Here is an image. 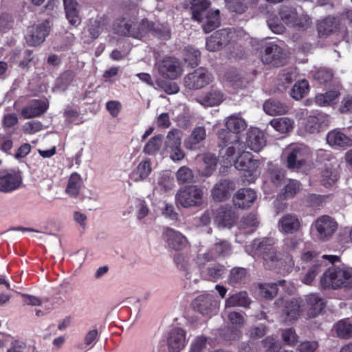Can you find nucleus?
<instances>
[{
  "label": "nucleus",
  "mask_w": 352,
  "mask_h": 352,
  "mask_svg": "<svg viewBox=\"0 0 352 352\" xmlns=\"http://www.w3.org/2000/svg\"><path fill=\"white\" fill-rule=\"evenodd\" d=\"M154 23L147 19H143L141 23L133 28L131 36L136 38H141L148 34H153Z\"/></svg>",
  "instance_id": "nucleus-39"
},
{
  "label": "nucleus",
  "mask_w": 352,
  "mask_h": 352,
  "mask_svg": "<svg viewBox=\"0 0 352 352\" xmlns=\"http://www.w3.org/2000/svg\"><path fill=\"white\" fill-rule=\"evenodd\" d=\"M278 226L281 232L293 234L300 230L301 223L296 215L287 214L279 219Z\"/></svg>",
  "instance_id": "nucleus-21"
},
{
  "label": "nucleus",
  "mask_w": 352,
  "mask_h": 352,
  "mask_svg": "<svg viewBox=\"0 0 352 352\" xmlns=\"http://www.w3.org/2000/svg\"><path fill=\"white\" fill-rule=\"evenodd\" d=\"M247 135V145L254 152H259L266 145L265 134L258 129H250Z\"/></svg>",
  "instance_id": "nucleus-20"
},
{
  "label": "nucleus",
  "mask_w": 352,
  "mask_h": 352,
  "mask_svg": "<svg viewBox=\"0 0 352 352\" xmlns=\"http://www.w3.org/2000/svg\"><path fill=\"white\" fill-rule=\"evenodd\" d=\"M287 159V166L289 169L299 170L306 162L310 155L309 148L299 144H292L284 152Z\"/></svg>",
  "instance_id": "nucleus-5"
},
{
  "label": "nucleus",
  "mask_w": 352,
  "mask_h": 352,
  "mask_svg": "<svg viewBox=\"0 0 352 352\" xmlns=\"http://www.w3.org/2000/svg\"><path fill=\"white\" fill-rule=\"evenodd\" d=\"M66 17L73 25H78L80 22L78 3L76 0H63Z\"/></svg>",
  "instance_id": "nucleus-33"
},
{
  "label": "nucleus",
  "mask_w": 352,
  "mask_h": 352,
  "mask_svg": "<svg viewBox=\"0 0 352 352\" xmlns=\"http://www.w3.org/2000/svg\"><path fill=\"white\" fill-rule=\"evenodd\" d=\"M274 244L272 238L256 239L246 248V251L253 257H261L267 268H280L283 266L282 258H278Z\"/></svg>",
  "instance_id": "nucleus-1"
},
{
  "label": "nucleus",
  "mask_w": 352,
  "mask_h": 352,
  "mask_svg": "<svg viewBox=\"0 0 352 352\" xmlns=\"http://www.w3.org/2000/svg\"><path fill=\"white\" fill-rule=\"evenodd\" d=\"M212 248L217 258L228 255L231 252V245L227 241L219 240L212 245Z\"/></svg>",
  "instance_id": "nucleus-57"
},
{
  "label": "nucleus",
  "mask_w": 352,
  "mask_h": 352,
  "mask_svg": "<svg viewBox=\"0 0 352 352\" xmlns=\"http://www.w3.org/2000/svg\"><path fill=\"white\" fill-rule=\"evenodd\" d=\"M352 283V269L344 265H332L320 278L323 289H338L346 287Z\"/></svg>",
  "instance_id": "nucleus-2"
},
{
  "label": "nucleus",
  "mask_w": 352,
  "mask_h": 352,
  "mask_svg": "<svg viewBox=\"0 0 352 352\" xmlns=\"http://www.w3.org/2000/svg\"><path fill=\"white\" fill-rule=\"evenodd\" d=\"M109 25V19L107 16H97L91 20L88 25V32L92 38H96L100 34L107 30Z\"/></svg>",
  "instance_id": "nucleus-29"
},
{
  "label": "nucleus",
  "mask_w": 352,
  "mask_h": 352,
  "mask_svg": "<svg viewBox=\"0 0 352 352\" xmlns=\"http://www.w3.org/2000/svg\"><path fill=\"white\" fill-rule=\"evenodd\" d=\"M186 333L182 328L173 329L168 333L167 343L169 352H179L186 344Z\"/></svg>",
  "instance_id": "nucleus-16"
},
{
  "label": "nucleus",
  "mask_w": 352,
  "mask_h": 352,
  "mask_svg": "<svg viewBox=\"0 0 352 352\" xmlns=\"http://www.w3.org/2000/svg\"><path fill=\"white\" fill-rule=\"evenodd\" d=\"M226 3L228 8L236 13L241 14L245 11L246 6L244 3L245 0H224Z\"/></svg>",
  "instance_id": "nucleus-64"
},
{
  "label": "nucleus",
  "mask_w": 352,
  "mask_h": 352,
  "mask_svg": "<svg viewBox=\"0 0 352 352\" xmlns=\"http://www.w3.org/2000/svg\"><path fill=\"white\" fill-rule=\"evenodd\" d=\"M339 175L336 169L327 167L322 171L320 183L324 187L333 186L338 180Z\"/></svg>",
  "instance_id": "nucleus-41"
},
{
  "label": "nucleus",
  "mask_w": 352,
  "mask_h": 352,
  "mask_svg": "<svg viewBox=\"0 0 352 352\" xmlns=\"http://www.w3.org/2000/svg\"><path fill=\"white\" fill-rule=\"evenodd\" d=\"M210 5V1L207 0H192L191 2L192 18L196 21H201L208 14L207 10Z\"/></svg>",
  "instance_id": "nucleus-35"
},
{
  "label": "nucleus",
  "mask_w": 352,
  "mask_h": 352,
  "mask_svg": "<svg viewBox=\"0 0 352 352\" xmlns=\"http://www.w3.org/2000/svg\"><path fill=\"white\" fill-rule=\"evenodd\" d=\"M157 85L168 94H174L179 91V89L176 82L164 80H157Z\"/></svg>",
  "instance_id": "nucleus-61"
},
{
  "label": "nucleus",
  "mask_w": 352,
  "mask_h": 352,
  "mask_svg": "<svg viewBox=\"0 0 352 352\" xmlns=\"http://www.w3.org/2000/svg\"><path fill=\"white\" fill-rule=\"evenodd\" d=\"M218 138L219 140V146L223 147V146H228L230 144H239V136L238 134L232 133L228 131V129H223L218 132Z\"/></svg>",
  "instance_id": "nucleus-46"
},
{
  "label": "nucleus",
  "mask_w": 352,
  "mask_h": 352,
  "mask_svg": "<svg viewBox=\"0 0 352 352\" xmlns=\"http://www.w3.org/2000/svg\"><path fill=\"white\" fill-rule=\"evenodd\" d=\"M162 238L168 248L175 251H180L186 248L188 241L180 232L170 228L164 229Z\"/></svg>",
  "instance_id": "nucleus-12"
},
{
  "label": "nucleus",
  "mask_w": 352,
  "mask_h": 352,
  "mask_svg": "<svg viewBox=\"0 0 352 352\" xmlns=\"http://www.w3.org/2000/svg\"><path fill=\"white\" fill-rule=\"evenodd\" d=\"M160 74L165 78L176 79L182 75L181 64L177 58L166 57L158 64Z\"/></svg>",
  "instance_id": "nucleus-15"
},
{
  "label": "nucleus",
  "mask_w": 352,
  "mask_h": 352,
  "mask_svg": "<svg viewBox=\"0 0 352 352\" xmlns=\"http://www.w3.org/2000/svg\"><path fill=\"white\" fill-rule=\"evenodd\" d=\"M205 16H206V21L204 24L203 28L206 33L212 32L219 25V11L218 10L212 12L211 16L207 14Z\"/></svg>",
  "instance_id": "nucleus-55"
},
{
  "label": "nucleus",
  "mask_w": 352,
  "mask_h": 352,
  "mask_svg": "<svg viewBox=\"0 0 352 352\" xmlns=\"http://www.w3.org/2000/svg\"><path fill=\"white\" fill-rule=\"evenodd\" d=\"M182 132L178 129H173L166 136L165 146L166 148L171 149L181 145Z\"/></svg>",
  "instance_id": "nucleus-54"
},
{
  "label": "nucleus",
  "mask_w": 352,
  "mask_h": 352,
  "mask_svg": "<svg viewBox=\"0 0 352 352\" xmlns=\"http://www.w3.org/2000/svg\"><path fill=\"white\" fill-rule=\"evenodd\" d=\"M212 76L208 72L200 67L184 78V85L190 89H201L212 81Z\"/></svg>",
  "instance_id": "nucleus-10"
},
{
  "label": "nucleus",
  "mask_w": 352,
  "mask_h": 352,
  "mask_svg": "<svg viewBox=\"0 0 352 352\" xmlns=\"http://www.w3.org/2000/svg\"><path fill=\"white\" fill-rule=\"evenodd\" d=\"M206 138V131L204 127H195L192 131L191 135L184 141V146L190 150H195L201 142Z\"/></svg>",
  "instance_id": "nucleus-30"
},
{
  "label": "nucleus",
  "mask_w": 352,
  "mask_h": 352,
  "mask_svg": "<svg viewBox=\"0 0 352 352\" xmlns=\"http://www.w3.org/2000/svg\"><path fill=\"white\" fill-rule=\"evenodd\" d=\"M256 192L251 188L239 189L234 195L232 201L234 205L239 208H250L256 199Z\"/></svg>",
  "instance_id": "nucleus-18"
},
{
  "label": "nucleus",
  "mask_w": 352,
  "mask_h": 352,
  "mask_svg": "<svg viewBox=\"0 0 352 352\" xmlns=\"http://www.w3.org/2000/svg\"><path fill=\"white\" fill-rule=\"evenodd\" d=\"M199 172L204 177H210L214 173L217 165V159L214 154L208 153L201 156Z\"/></svg>",
  "instance_id": "nucleus-28"
},
{
  "label": "nucleus",
  "mask_w": 352,
  "mask_h": 352,
  "mask_svg": "<svg viewBox=\"0 0 352 352\" xmlns=\"http://www.w3.org/2000/svg\"><path fill=\"white\" fill-rule=\"evenodd\" d=\"M338 28L336 19L327 17L318 24V32L320 36H327L336 30Z\"/></svg>",
  "instance_id": "nucleus-42"
},
{
  "label": "nucleus",
  "mask_w": 352,
  "mask_h": 352,
  "mask_svg": "<svg viewBox=\"0 0 352 352\" xmlns=\"http://www.w3.org/2000/svg\"><path fill=\"white\" fill-rule=\"evenodd\" d=\"M300 311V306L299 302L293 299L287 301L285 304V313L288 317L289 322H293L296 320Z\"/></svg>",
  "instance_id": "nucleus-48"
},
{
  "label": "nucleus",
  "mask_w": 352,
  "mask_h": 352,
  "mask_svg": "<svg viewBox=\"0 0 352 352\" xmlns=\"http://www.w3.org/2000/svg\"><path fill=\"white\" fill-rule=\"evenodd\" d=\"M82 184L81 176L77 173H73L69 178L65 192L69 196L76 197L79 195Z\"/></svg>",
  "instance_id": "nucleus-38"
},
{
  "label": "nucleus",
  "mask_w": 352,
  "mask_h": 352,
  "mask_svg": "<svg viewBox=\"0 0 352 352\" xmlns=\"http://www.w3.org/2000/svg\"><path fill=\"white\" fill-rule=\"evenodd\" d=\"M225 272V267L222 265L217 264L208 267L205 271H202L201 275L206 280L216 281L221 278Z\"/></svg>",
  "instance_id": "nucleus-40"
},
{
  "label": "nucleus",
  "mask_w": 352,
  "mask_h": 352,
  "mask_svg": "<svg viewBox=\"0 0 352 352\" xmlns=\"http://www.w3.org/2000/svg\"><path fill=\"white\" fill-rule=\"evenodd\" d=\"M153 35L161 40H168L170 38L171 32L168 26L163 24H154Z\"/></svg>",
  "instance_id": "nucleus-58"
},
{
  "label": "nucleus",
  "mask_w": 352,
  "mask_h": 352,
  "mask_svg": "<svg viewBox=\"0 0 352 352\" xmlns=\"http://www.w3.org/2000/svg\"><path fill=\"white\" fill-rule=\"evenodd\" d=\"M50 31V22L47 20L38 25L30 26L28 28L25 36L26 42L31 46L38 45L45 41Z\"/></svg>",
  "instance_id": "nucleus-8"
},
{
  "label": "nucleus",
  "mask_w": 352,
  "mask_h": 352,
  "mask_svg": "<svg viewBox=\"0 0 352 352\" xmlns=\"http://www.w3.org/2000/svg\"><path fill=\"white\" fill-rule=\"evenodd\" d=\"M282 52L281 47L278 45L270 43L265 46V52L261 56V60L265 64H272L280 58Z\"/></svg>",
  "instance_id": "nucleus-34"
},
{
  "label": "nucleus",
  "mask_w": 352,
  "mask_h": 352,
  "mask_svg": "<svg viewBox=\"0 0 352 352\" xmlns=\"http://www.w3.org/2000/svg\"><path fill=\"white\" fill-rule=\"evenodd\" d=\"M193 178L192 171L186 166H182L177 170V179L180 184L190 183L192 182Z\"/></svg>",
  "instance_id": "nucleus-59"
},
{
  "label": "nucleus",
  "mask_w": 352,
  "mask_h": 352,
  "mask_svg": "<svg viewBox=\"0 0 352 352\" xmlns=\"http://www.w3.org/2000/svg\"><path fill=\"white\" fill-rule=\"evenodd\" d=\"M279 14L281 20L288 26L299 30H305L311 25L310 17L305 14H298L296 9L285 7L280 10Z\"/></svg>",
  "instance_id": "nucleus-6"
},
{
  "label": "nucleus",
  "mask_w": 352,
  "mask_h": 352,
  "mask_svg": "<svg viewBox=\"0 0 352 352\" xmlns=\"http://www.w3.org/2000/svg\"><path fill=\"white\" fill-rule=\"evenodd\" d=\"M235 188L233 182L226 179H221L214 185L210 190V195L214 201H226L230 197Z\"/></svg>",
  "instance_id": "nucleus-14"
},
{
  "label": "nucleus",
  "mask_w": 352,
  "mask_h": 352,
  "mask_svg": "<svg viewBox=\"0 0 352 352\" xmlns=\"http://www.w3.org/2000/svg\"><path fill=\"white\" fill-rule=\"evenodd\" d=\"M314 226L317 231V237L322 241L329 240L337 228L336 222L327 215H323L317 219Z\"/></svg>",
  "instance_id": "nucleus-13"
},
{
  "label": "nucleus",
  "mask_w": 352,
  "mask_h": 352,
  "mask_svg": "<svg viewBox=\"0 0 352 352\" xmlns=\"http://www.w3.org/2000/svg\"><path fill=\"white\" fill-rule=\"evenodd\" d=\"M236 212L229 206H219L214 208L213 221L220 228H230L237 219Z\"/></svg>",
  "instance_id": "nucleus-7"
},
{
  "label": "nucleus",
  "mask_w": 352,
  "mask_h": 352,
  "mask_svg": "<svg viewBox=\"0 0 352 352\" xmlns=\"http://www.w3.org/2000/svg\"><path fill=\"white\" fill-rule=\"evenodd\" d=\"M246 269L243 267H234L230 271L228 282L230 285L234 286L241 283L246 276Z\"/></svg>",
  "instance_id": "nucleus-53"
},
{
  "label": "nucleus",
  "mask_w": 352,
  "mask_h": 352,
  "mask_svg": "<svg viewBox=\"0 0 352 352\" xmlns=\"http://www.w3.org/2000/svg\"><path fill=\"white\" fill-rule=\"evenodd\" d=\"M176 203L185 208L199 207L204 204V190L197 186L180 188L175 195Z\"/></svg>",
  "instance_id": "nucleus-4"
},
{
  "label": "nucleus",
  "mask_w": 352,
  "mask_h": 352,
  "mask_svg": "<svg viewBox=\"0 0 352 352\" xmlns=\"http://www.w3.org/2000/svg\"><path fill=\"white\" fill-rule=\"evenodd\" d=\"M309 91V83L306 80H302L295 83L292 91L291 96L296 100L303 98Z\"/></svg>",
  "instance_id": "nucleus-49"
},
{
  "label": "nucleus",
  "mask_w": 352,
  "mask_h": 352,
  "mask_svg": "<svg viewBox=\"0 0 352 352\" xmlns=\"http://www.w3.org/2000/svg\"><path fill=\"white\" fill-rule=\"evenodd\" d=\"M217 256L214 254V252L212 250V246L204 253H199L196 258V263L199 266L204 265L206 263L210 262L215 259Z\"/></svg>",
  "instance_id": "nucleus-63"
},
{
  "label": "nucleus",
  "mask_w": 352,
  "mask_h": 352,
  "mask_svg": "<svg viewBox=\"0 0 352 352\" xmlns=\"http://www.w3.org/2000/svg\"><path fill=\"white\" fill-rule=\"evenodd\" d=\"M250 303V299L245 292H241L230 296L226 300L225 307H247Z\"/></svg>",
  "instance_id": "nucleus-37"
},
{
  "label": "nucleus",
  "mask_w": 352,
  "mask_h": 352,
  "mask_svg": "<svg viewBox=\"0 0 352 352\" xmlns=\"http://www.w3.org/2000/svg\"><path fill=\"white\" fill-rule=\"evenodd\" d=\"M184 59L191 67L198 65L200 58L199 50L192 47H188L184 50Z\"/></svg>",
  "instance_id": "nucleus-51"
},
{
  "label": "nucleus",
  "mask_w": 352,
  "mask_h": 352,
  "mask_svg": "<svg viewBox=\"0 0 352 352\" xmlns=\"http://www.w3.org/2000/svg\"><path fill=\"white\" fill-rule=\"evenodd\" d=\"M288 107L276 99H269L263 104V110L270 116L283 115L288 111Z\"/></svg>",
  "instance_id": "nucleus-31"
},
{
  "label": "nucleus",
  "mask_w": 352,
  "mask_h": 352,
  "mask_svg": "<svg viewBox=\"0 0 352 352\" xmlns=\"http://www.w3.org/2000/svg\"><path fill=\"white\" fill-rule=\"evenodd\" d=\"M241 32L234 29H223L215 32L206 41V49L210 52L219 50L223 46L234 45L241 40Z\"/></svg>",
  "instance_id": "nucleus-3"
},
{
  "label": "nucleus",
  "mask_w": 352,
  "mask_h": 352,
  "mask_svg": "<svg viewBox=\"0 0 352 352\" xmlns=\"http://www.w3.org/2000/svg\"><path fill=\"white\" fill-rule=\"evenodd\" d=\"M279 285L288 293H292L294 289V286L285 280H281L278 283H263L259 285L261 294L265 298L271 299L274 298L278 292L277 286Z\"/></svg>",
  "instance_id": "nucleus-19"
},
{
  "label": "nucleus",
  "mask_w": 352,
  "mask_h": 352,
  "mask_svg": "<svg viewBox=\"0 0 352 352\" xmlns=\"http://www.w3.org/2000/svg\"><path fill=\"white\" fill-rule=\"evenodd\" d=\"M223 100V94L217 89H212L202 98L203 104L209 107L219 105Z\"/></svg>",
  "instance_id": "nucleus-45"
},
{
  "label": "nucleus",
  "mask_w": 352,
  "mask_h": 352,
  "mask_svg": "<svg viewBox=\"0 0 352 352\" xmlns=\"http://www.w3.org/2000/svg\"><path fill=\"white\" fill-rule=\"evenodd\" d=\"M48 109V104L44 100H33L30 103L22 109L21 116L25 119H30L40 116Z\"/></svg>",
  "instance_id": "nucleus-22"
},
{
  "label": "nucleus",
  "mask_w": 352,
  "mask_h": 352,
  "mask_svg": "<svg viewBox=\"0 0 352 352\" xmlns=\"http://www.w3.org/2000/svg\"><path fill=\"white\" fill-rule=\"evenodd\" d=\"M152 170L151 160L147 159L142 161L133 170L131 178L135 182L146 179Z\"/></svg>",
  "instance_id": "nucleus-32"
},
{
  "label": "nucleus",
  "mask_w": 352,
  "mask_h": 352,
  "mask_svg": "<svg viewBox=\"0 0 352 352\" xmlns=\"http://www.w3.org/2000/svg\"><path fill=\"white\" fill-rule=\"evenodd\" d=\"M136 25V19L126 16L117 19L113 23V30L115 33L131 36L133 28Z\"/></svg>",
  "instance_id": "nucleus-23"
},
{
  "label": "nucleus",
  "mask_w": 352,
  "mask_h": 352,
  "mask_svg": "<svg viewBox=\"0 0 352 352\" xmlns=\"http://www.w3.org/2000/svg\"><path fill=\"white\" fill-rule=\"evenodd\" d=\"M307 309L309 317L317 316L323 309L325 305L324 299L318 294H311L305 297Z\"/></svg>",
  "instance_id": "nucleus-25"
},
{
  "label": "nucleus",
  "mask_w": 352,
  "mask_h": 352,
  "mask_svg": "<svg viewBox=\"0 0 352 352\" xmlns=\"http://www.w3.org/2000/svg\"><path fill=\"white\" fill-rule=\"evenodd\" d=\"M281 337L284 343L289 346H295L298 342V336L292 328L283 330Z\"/></svg>",
  "instance_id": "nucleus-60"
},
{
  "label": "nucleus",
  "mask_w": 352,
  "mask_h": 352,
  "mask_svg": "<svg viewBox=\"0 0 352 352\" xmlns=\"http://www.w3.org/2000/svg\"><path fill=\"white\" fill-rule=\"evenodd\" d=\"M174 261L178 269L185 273V276L187 278H190V274L192 272V267L189 262V258L184 256L182 254H177L175 255Z\"/></svg>",
  "instance_id": "nucleus-47"
},
{
  "label": "nucleus",
  "mask_w": 352,
  "mask_h": 352,
  "mask_svg": "<svg viewBox=\"0 0 352 352\" xmlns=\"http://www.w3.org/2000/svg\"><path fill=\"white\" fill-rule=\"evenodd\" d=\"M219 302L216 297L210 294L198 296L192 302L194 309L203 316H210L216 312Z\"/></svg>",
  "instance_id": "nucleus-9"
},
{
  "label": "nucleus",
  "mask_w": 352,
  "mask_h": 352,
  "mask_svg": "<svg viewBox=\"0 0 352 352\" xmlns=\"http://www.w3.org/2000/svg\"><path fill=\"white\" fill-rule=\"evenodd\" d=\"M22 184V177L15 170L0 172V192H11L19 189Z\"/></svg>",
  "instance_id": "nucleus-11"
},
{
  "label": "nucleus",
  "mask_w": 352,
  "mask_h": 352,
  "mask_svg": "<svg viewBox=\"0 0 352 352\" xmlns=\"http://www.w3.org/2000/svg\"><path fill=\"white\" fill-rule=\"evenodd\" d=\"M314 77L320 84H324L332 79L333 73L329 69L320 68L315 72Z\"/></svg>",
  "instance_id": "nucleus-62"
},
{
  "label": "nucleus",
  "mask_w": 352,
  "mask_h": 352,
  "mask_svg": "<svg viewBox=\"0 0 352 352\" xmlns=\"http://www.w3.org/2000/svg\"><path fill=\"white\" fill-rule=\"evenodd\" d=\"M327 142L330 146L333 147H344L352 145L351 138L339 129L329 131L327 135Z\"/></svg>",
  "instance_id": "nucleus-24"
},
{
  "label": "nucleus",
  "mask_w": 352,
  "mask_h": 352,
  "mask_svg": "<svg viewBox=\"0 0 352 352\" xmlns=\"http://www.w3.org/2000/svg\"><path fill=\"white\" fill-rule=\"evenodd\" d=\"M259 222L256 215L250 214L243 217L239 223V229L241 234H250L253 233L258 226Z\"/></svg>",
  "instance_id": "nucleus-36"
},
{
  "label": "nucleus",
  "mask_w": 352,
  "mask_h": 352,
  "mask_svg": "<svg viewBox=\"0 0 352 352\" xmlns=\"http://www.w3.org/2000/svg\"><path fill=\"white\" fill-rule=\"evenodd\" d=\"M327 116L323 113H316L307 117L305 125V130L309 133H318L327 124Z\"/></svg>",
  "instance_id": "nucleus-26"
},
{
  "label": "nucleus",
  "mask_w": 352,
  "mask_h": 352,
  "mask_svg": "<svg viewBox=\"0 0 352 352\" xmlns=\"http://www.w3.org/2000/svg\"><path fill=\"white\" fill-rule=\"evenodd\" d=\"M270 124L276 131L285 133L292 129L294 122L288 118L283 117L272 120Z\"/></svg>",
  "instance_id": "nucleus-44"
},
{
  "label": "nucleus",
  "mask_w": 352,
  "mask_h": 352,
  "mask_svg": "<svg viewBox=\"0 0 352 352\" xmlns=\"http://www.w3.org/2000/svg\"><path fill=\"white\" fill-rule=\"evenodd\" d=\"M334 327L339 337L349 338L352 336V324L347 320H340Z\"/></svg>",
  "instance_id": "nucleus-52"
},
{
  "label": "nucleus",
  "mask_w": 352,
  "mask_h": 352,
  "mask_svg": "<svg viewBox=\"0 0 352 352\" xmlns=\"http://www.w3.org/2000/svg\"><path fill=\"white\" fill-rule=\"evenodd\" d=\"M226 148H222L220 154L223 158V164L224 166L228 167L232 166L236 161L235 154L236 151L239 153L243 148V142L239 140V144H230L228 146H223Z\"/></svg>",
  "instance_id": "nucleus-27"
},
{
  "label": "nucleus",
  "mask_w": 352,
  "mask_h": 352,
  "mask_svg": "<svg viewBox=\"0 0 352 352\" xmlns=\"http://www.w3.org/2000/svg\"><path fill=\"white\" fill-rule=\"evenodd\" d=\"M300 190V183L295 179H291L285 186L283 195L285 199L294 197Z\"/></svg>",
  "instance_id": "nucleus-56"
},
{
  "label": "nucleus",
  "mask_w": 352,
  "mask_h": 352,
  "mask_svg": "<svg viewBox=\"0 0 352 352\" xmlns=\"http://www.w3.org/2000/svg\"><path fill=\"white\" fill-rule=\"evenodd\" d=\"M162 145V136L155 135L144 146V152L150 155H155Z\"/></svg>",
  "instance_id": "nucleus-50"
},
{
  "label": "nucleus",
  "mask_w": 352,
  "mask_h": 352,
  "mask_svg": "<svg viewBox=\"0 0 352 352\" xmlns=\"http://www.w3.org/2000/svg\"><path fill=\"white\" fill-rule=\"evenodd\" d=\"M226 126L228 131L237 134L240 131L245 130L247 124L243 119L239 116H231L228 118Z\"/></svg>",
  "instance_id": "nucleus-43"
},
{
  "label": "nucleus",
  "mask_w": 352,
  "mask_h": 352,
  "mask_svg": "<svg viewBox=\"0 0 352 352\" xmlns=\"http://www.w3.org/2000/svg\"><path fill=\"white\" fill-rule=\"evenodd\" d=\"M233 164L238 170L248 172L251 175H257L258 162L252 159V155L250 152H241Z\"/></svg>",
  "instance_id": "nucleus-17"
}]
</instances>
